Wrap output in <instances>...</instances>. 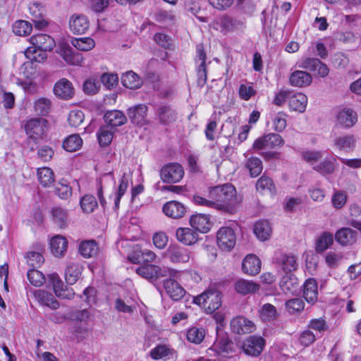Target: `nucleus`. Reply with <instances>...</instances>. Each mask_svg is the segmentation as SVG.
I'll use <instances>...</instances> for the list:
<instances>
[{
  "label": "nucleus",
  "mask_w": 361,
  "mask_h": 361,
  "mask_svg": "<svg viewBox=\"0 0 361 361\" xmlns=\"http://www.w3.org/2000/svg\"><path fill=\"white\" fill-rule=\"evenodd\" d=\"M209 197L215 200L216 210L228 214L236 213L243 202L242 195L228 183L210 188Z\"/></svg>",
  "instance_id": "f257e3e1"
},
{
  "label": "nucleus",
  "mask_w": 361,
  "mask_h": 361,
  "mask_svg": "<svg viewBox=\"0 0 361 361\" xmlns=\"http://www.w3.org/2000/svg\"><path fill=\"white\" fill-rule=\"evenodd\" d=\"M32 46L25 52L26 57L39 63L43 62L47 57V51H51L55 47L54 39L46 34H37L30 39Z\"/></svg>",
  "instance_id": "f03ea898"
},
{
  "label": "nucleus",
  "mask_w": 361,
  "mask_h": 361,
  "mask_svg": "<svg viewBox=\"0 0 361 361\" xmlns=\"http://www.w3.org/2000/svg\"><path fill=\"white\" fill-rule=\"evenodd\" d=\"M194 302L212 313L221 305V293L215 288H209L194 298Z\"/></svg>",
  "instance_id": "7ed1b4c3"
},
{
  "label": "nucleus",
  "mask_w": 361,
  "mask_h": 361,
  "mask_svg": "<svg viewBox=\"0 0 361 361\" xmlns=\"http://www.w3.org/2000/svg\"><path fill=\"white\" fill-rule=\"evenodd\" d=\"M136 273L144 279L152 281L165 276L175 277L178 271L166 267L148 264L137 268Z\"/></svg>",
  "instance_id": "20e7f679"
},
{
  "label": "nucleus",
  "mask_w": 361,
  "mask_h": 361,
  "mask_svg": "<svg viewBox=\"0 0 361 361\" xmlns=\"http://www.w3.org/2000/svg\"><path fill=\"white\" fill-rule=\"evenodd\" d=\"M266 344L265 339L257 335L247 337L242 345L243 353L250 357H257L262 353Z\"/></svg>",
  "instance_id": "39448f33"
},
{
  "label": "nucleus",
  "mask_w": 361,
  "mask_h": 361,
  "mask_svg": "<svg viewBox=\"0 0 361 361\" xmlns=\"http://www.w3.org/2000/svg\"><path fill=\"white\" fill-rule=\"evenodd\" d=\"M184 176L182 166L178 163H171L164 166L160 171V178L164 183H178Z\"/></svg>",
  "instance_id": "423d86ee"
},
{
  "label": "nucleus",
  "mask_w": 361,
  "mask_h": 361,
  "mask_svg": "<svg viewBox=\"0 0 361 361\" xmlns=\"http://www.w3.org/2000/svg\"><path fill=\"white\" fill-rule=\"evenodd\" d=\"M284 140L276 133H268L258 137L253 143L252 148L255 150L275 149L283 145Z\"/></svg>",
  "instance_id": "0eeeda50"
},
{
  "label": "nucleus",
  "mask_w": 361,
  "mask_h": 361,
  "mask_svg": "<svg viewBox=\"0 0 361 361\" xmlns=\"http://www.w3.org/2000/svg\"><path fill=\"white\" fill-rule=\"evenodd\" d=\"M216 241L221 250L230 251L234 247L236 241L233 230L230 227H221L217 231Z\"/></svg>",
  "instance_id": "6e6552de"
},
{
  "label": "nucleus",
  "mask_w": 361,
  "mask_h": 361,
  "mask_svg": "<svg viewBox=\"0 0 361 361\" xmlns=\"http://www.w3.org/2000/svg\"><path fill=\"white\" fill-rule=\"evenodd\" d=\"M53 92L57 98L68 100L73 97L75 90L70 80L66 78H61L54 84Z\"/></svg>",
  "instance_id": "1a4fd4ad"
},
{
  "label": "nucleus",
  "mask_w": 361,
  "mask_h": 361,
  "mask_svg": "<svg viewBox=\"0 0 361 361\" xmlns=\"http://www.w3.org/2000/svg\"><path fill=\"white\" fill-rule=\"evenodd\" d=\"M47 123L44 118L30 119L25 125L26 134L29 137L36 140L45 133Z\"/></svg>",
  "instance_id": "9d476101"
},
{
  "label": "nucleus",
  "mask_w": 361,
  "mask_h": 361,
  "mask_svg": "<svg viewBox=\"0 0 361 361\" xmlns=\"http://www.w3.org/2000/svg\"><path fill=\"white\" fill-rule=\"evenodd\" d=\"M59 54L69 65L81 66L84 58L80 53L74 52L72 48L66 44H62L58 50Z\"/></svg>",
  "instance_id": "9b49d317"
},
{
  "label": "nucleus",
  "mask_w": 361,
  "mask_h": 361,
  "mask_svg": "<svg viewBox=\"0 0 361 361\" xmlns=\"http://www.w3.org/2000/svg\"><path fill=\"white\" fill-rule=\"evenodd\" d=\"M166 257L173 264L187 263L191 255L190 252L184 247L179 246H171L166 252Z\"/></svg>",
  "instance_id": "f8f14e48"
},
{
  "label": "nucleus",
  "mask_w": 361,
  "mask_h": 361,
  "mask_svg": "<svg viewBox=\"0 0 361 361\" xmlns=\"http://www.w3.org/2000/svg\"><path fill=\"white\" fill-rule=\"evenodd\" d=\"M231 328L234 333L238 334H250L256 329L252 321L242 316L236 317L231 320Z\"/></svg>",
  "instance_id": "ddd939ff"
},
{
  "label": "nucleus",
  "mask_w": 361,
  "mask_h": 361,
  "mask_svg": "<svg viewBox=\"0 0 361 361\" xmlns=\"http://www.w3.org/2000/svg\"><path fill=\"white\" fill-rule=\"evenodd\" d=\"M49 283L52 285L55 294L61 298L71 299L73 297L74 293L71 288L66 287L63 288V283L56 273L48 276Z\"/></svg>",
  "instance_id": "4468645a"
},
{
  "label": "nucleus",
  "mask_w": 361,
  "mask_h": 361,
  "mask_svg": "<svg viewBox=\"0 0 361 361\" xmlns=\"http://www.w3.org/2000/svg\"><path fill=\"white\" fill-rule=\"evenodd\" d=\"M30 13L35 28L43 30L48 25V20L44 18V9L39 3H33L29 6Z\"/></svg>",
  "instance_id": "2eb2a0df"
},
{
  "label": "nucleus",
  "mask_w": 361,
  "mask_h": 361,
  "mask_svg": "<svg viewBox=\"0 0 361 361\" xmlns=\"http://www.w3.org/2000/svg\"><path fill=\"white\" fill-rule=\"evenodd\" d=\"M276 260L278 265L287 274L296 271L299 267L298 259L293 254H280Z\"/></svg>",
  "instance_id": "dca6fc26"
},
{
  "label": "nucleus",
  "mask_w": 361,
  "mask_h": 361,
  "mask_svg": "<svg viewBox=\"0 0 361 361\" xmlns=\"http://www.w3.org/2000/svg\"><path fill=\"white\" fill-rule=\"evenodd\" d=\"M71 30L77 35L84 34L90 27V21L87 17L80 14L73 15L69 20Z\"/></svg>",
  "instance_id": "f3484780"
},
{
  "label": "nucleus",
  "mask_w": 361,
  "mask_h": 361,
  "mask_svg": "<svg viewBox=\"0 0 361 361\" xmlns=\"http://www.w3.org/2000/svg\"><path fill=\"white\" fill-rule=\"evenodd\" d=\"M162 211L167 216L178 219L182 218L185 212V206L177 201H169L164 204Z\"/></svg>",
  "instance_id": "a211bd4d"
},
{
  "label": "nucleus",
  "mask_w": 361,
  "mask_h": 361,
  "mask_svg": "<svg viewBox=\"0 0 361 361\" xmlns=\"http://www.w3.org/2000/svg\"><path fill=\"white\" fill-rule=\"evenodd\" d=\"M156 118L161 124H169L176 119V113L169 106L159 105L155 109Z\"/></svg>",
  "instance_id": "6ab92c4d"
},
{
  "label": "nucleus",
  "mask_w": 361,
  "mask_h": 361,
  "mask_svg": "<svg viewBox=\"0 0 361 361\" xmlns=\"http://www.w3.org/2000/svg\"><path fill=\"white\" fill-rule=\"evenodd\" d=\"M337 166L336 159L332 156H329L324 161L314 165L313 169L322 176H326L334 173Z\"/></svg>",
  "instance_id": "aec40b11"
},
{
  "label": "nucleus",
  "mask_w": 361,
  "mask_h": 361,
  "mask_svg": "<svg viewBox=\"0 0 361 361\" xmlns=\"http://www.w3.org/2000/svg\"><path fill=\"white\" fill-rule=\"evenodd\" d=\"M260 269V259L255 255H247L242 262V269L246 274L256 275Z\"/></svg>",
  "instance_id": "412c9836"
},
{
  "label": "nucleus",
  "mask_w": 361,
  "mask_h": 361,
  "mask_svg": "<svg viewBox=\"0 0 361 361\" xmlns=\"http://www.w3.org/2000/svg\"><path fill=\"white\" fill-rule=\"evenodd\" d=\"M336 120L339 125L344 128H350L357 121V114L350 109H343L336 116Z\"/></svg>",
  "instance_id": "4be33fe9"
},
{
  "label": "nucleus",
  "mask_w": 361,
  "mask_h": 361,
  "mask_svg": "<svg viewBox=\"0 0 361 361\" xmlns=\"http://www.w3.org/2000/svg\"><path fill=\"white\" fill-rule=\"evenodd\" d=\"M303 297L310 304H314L318 298L317 283L314 279H309L303 284Z\"/></svg>",
  "instance_id": "5701e85b"
},
{
  "label": "nucleus",
  "mask_w": 361,
  "mask_h": 361,
  "mask_svg": "<svg viewBox=\"0 0 361 361\" xmlns=\"http://www.w3.org/2000/svg\"><path fill=\"white\" fill-rule=\"evenodd\" d=\"M190 226L201 233H207L210 230L211 222L208 215L197 214L192 215L190 219Z\"/></svg>",
  "instance_id": "b1692460"
},
{
  "label": "nucleus",
  "mask_w": 361,
  "mask_h": 361,
  "mask_svg": "<svg viewBox=\"0 0 361 361\" xmlns=\"http://www.w3.org/2000/svg\"><path fill=\"white\" fill-rule=\"evenodd\" d=\"M164 287L166 293L173 300H178L185 295L183 288L175 280L168 279L164 281Z\"/></svg>",
  "instance_id": "393cba45"
},
{
  "label": "nucleus",
  "mask_w": 361,
  "mask_h": 361,
  "mask_svg": "<svg viewBox=\"0 0 361 361\" xmlns=\"http://www.w3.org/2000/svg\"><path fill=\"white\" fill-rule=\"evenodd\" d=\"M221 32H235L245 27V22L228 16H224L219 20Z\"/></svg>",
  "instance_id": "a878e982"
},
{
  "label": "nucleus",
  "mask_w": 361,
  "mask_h": 361,
  "mask_svg": "<svg viewBox=\"0 0 361 361\" xmlns=\"http://www.w3.org/2000/svg\"><path fill=\"white\" fill-rule=\"evenodd\" d=\"M177 240L185 245L195 244L198 240V234L190 228H178L176 230Z\"/></svg>",
  "instance_id": "bb28decb"
},
{
  "label": "nucleus",
  "mask_w": 361,
  "mask_h": 361,
  "mask_svg": "<svg viewBox=\"0 0 361 361\" xmlns=\"http://www.w3.org/2000/svg\"><path fill=\"white\" fill-rule=\"evenodd\" d=\"M312 80L311 75L304 71H295L291 73L289 78L290 85L298 87L309 86Z\"/></svg>",
  "instance_id": "cd10ccee"
},
{
  "label": "nucleus",
  "mask_w": 361,
  "mask_h": 361,
  "mask_svg": "<svg viewBox=\"0 0 361 361\" xmlns=\"http://www.w3.org/2000/svg\"><path fill=\"white\" fill-rule=\"evenodd\" d=\"M302 67L316 72L321 77H325L329 74L328 67L317 59H305L302 62Z\"/></svg>",
  "instance_id": "c85d7f7f"
},
{
  "label": "nucleus",
  "mask_w": 361,
  "mask_h": 361,
  "mask_svg": "<svg viewBox=\"0 0 361 361\" xmlns=\"http://www.w3.org/2000/svg\"><path fill=\"white\" fill-rule=\"evenodd\" d=\"M147 113V106L145 104H138L128 109V116L131 122L137 125L145 123Z\"/></svg>",
  "instance_id": "c756f323"
},
{
  "label": "nucleus",
  "mask_w": 361,
  "mask_h": 361,
  "mask_svg": "<svg viewBox=\"0 0 361 361\" xmlns=\"http://www.w3.org/2000/svg\"><path fill=\"white\" fill-rule=\"evenodd\" d=\"M150 356L153 360H169L176 357V352L169 345H158L151 350Z\"/></svg>",
  "instance_id": "7c9ffc66"
},
{
  "label": "nucleus",
  "mask_w": 361,
  "mask_h": 361,
  "mask_svg": "<svg viewBox=\"0 0 361 361\" xmlns=\"http://www.w3.org/2000/svg\"><path fill=\"white\" fill-rule=\"evenodd\" d=\"M279 286L283 293L294 294L298 288L299 282L293 274H286L281 278Z\"/></svg>",
  "instance_id": "2f4dec72"
},
{
  "label": "nucleus",
  "mask_w": 361,
  "mask_h": 361,
  "mask_svg": "<svg viewBox=\"0 0 361 361\" xmlns=\"http://www.w3.org/2000/svg\"><path fill=\"white\" fill-rule=\"evenodd\" d=\"M234 288L238 293L245 295L258 291L259 286L252 281L241 279L235 283Z\"/></svg>",
  "instance_id": "473e14b6"
},
{
  "label": "nucleus",
  "mask_w": 361,
  "mask_h": 361,
  "mask_svg": "<svg viewBox=\"0 0 361 361\" xmlns=\"http://www.w3.org/2000/svg\"><path fill=\"white\" fill-rule=\"evenodd\" d=\"M307 97L301 92L291 94L289 99V107L291 110L302 113L305 111Z\"/></svg>",
  "instance_id": "72a5a7b5"
},
{
  "label": "nucleus",
  "mask_w": 361,
  "mask_h": 361,
  "mask_svg": "<svg viewBox=\"0 0 361 361\" xmlns=\"http://www.w3.org/2000/svg\"><path fill=\"white\" fill-rule=\"evenodd\" d=\"M68 241L62 235H56L50 240V247L52 254L56 257L63 256L67 250Z\"/></svg>",
  "instance_id": "f704fd0d"
},
{
  "label": "nucleus",
  "mask_w": 361,
  "mask_h": 361,
  "mask_svg": "<svg viewBox=\"0 0 361 361\" xmlns=\"http://www.w3.org/2000/svg\"><path fill=\"white\" fill-rule=\"evenodd\" d=\"M104 121L107 124L106 126L110 128L117 127L123 125L127 119L123 112L118 110H113L107 111L104 115Z\"/></svg>",
  "instance_id": "c9c22d12"
},
{
  "label": "nucleus",
  "mask_w": 361,
  "mask_h": 361,
  "mask_svg": "<svg viewBox=\"0 0 361 361\" xmlns=\"http://www.w3.org/2000/svg\"><path fill=\"white\" fill-rule=\"evenodd\" d=\"M335 238L343 245H352L357 240V233L351 228H344L336 232Z\"/></svg>",
  "instance_id": "e433bc0d"
},
{
  "label": "nucleus",
  "mask_w": 361,
  "mask_h": 361,
  "mask_svg": "<svg viewBox=\"0 0 361 361\" xmlns=\"http://www.w3.org/2000/svg\"><path fill=\"white\" fill-rule=\"evenodd\" d=\"M35 297L37 301L45 306H47L53 310H56L59 307V304L54 296L44 290H38L35 292Z\"/></svg>",
  "instance_id": "4c0bfd02"
},
{
  "label": "nucleus",
  "mask_w": 361,
  "mask_h": 361,
  "mask_svg": "<svg viewBox=\"0 0 361 361\" xmlns=\"http://www.w3.org/2000/svg\"><path fill=\"white\" fill-rule=\"evenodd\" d=\"M272 229L267 221H257L254 226V233L262 241L267 240L271 236Z\"/></svg>",
  "instance_id": "58836bf2"
},
{
  "label": "nucleus",
  "mask_w": 361,
  "mask_h": 361,
  "mask_svg": "<svg viewBox=\"0 0 361 361\" xmlns=\"http://www.w3.org/2000/svg\"><path fill=\"white\" fill-rule=\"evenodd\" d=\"M121 82L123 86L129 89H137L142 84L141 78L133 71H128L123 74L121 77Z\"/></svg>",
  "instance_id": "ea45409f"
},
{
  "label": "nucleus",
  "mask_w": 361,
  "mask_h": 361,
  "mask_svg": "<svg viewBox=\"0 0 361 361\" xmlns=\"http://www.w3.org/2000/svg\"><path fill=\"white\" fill-rule=\"evenodd\" d=\"M245 167L248 170L251 177H257L262 171V161L258 157H251L246 159Z\"/></svg>",
  "instance_id": "a19ab883"
},
{
  "label": "nucleus",
  "mask_w": 361,
  "mask_h": 361,
  "mask_svg": "<svg viewBox=\"0 0 361 361\" xmlns=\"http://www.w3.org/2000/svg\"><path fill=\"white\" fill-rule=\"evenodd\" d=\"M334 146L339 150L350 152L355 145V139L353 135H345L336 137L334 141Z\"/></svg>",
  "instance_id": "79ce46f5"
},
{
  "label": "nucleus",
  "mask_w": 361,
  "mask_h": 361,
  "mask_svg": "<svg viewBox=\"0 0 361 361\" xmlns=\"http://www.w3.org/2000/svg\"><path fill=\"white\" fill-rule=\"evenodd\" d=\"M79 252L85 258L95 256L98 252V246L94 240L82 241L79 246Z\"/></svg>",
  "instance_id": "37998d69"
},
{
  "label": "nucleus",
  "mask_w": 361,
  "mask_h": 361,
  "mask_svg": "<svg viewBox=\"0 0 361 361\" xmlns=\"http://www.w3.org/2000/svg\"><path fill=\"white\" fill-rule=\"evenodd\" d=\"M82 267L78 263L69 264L66 271V282L71 285L74 284L80 278Z\"/></svg>",
  "instance_id": "c03bdc74"
},
{
  "label": "nucleus",
  "mask_w": 361,
  "mask_h": 361,
  "mask_svg": "<svg viewBox=\"0 0 361 361\" xmlns=\"http://www.w3.org/2000/svg\"><path fill=\"white\" fill-rule=\"evenodd\" d=\"M37 174L39 183L44 187H49L54 182V172L48 167L38 169Z\"/></svg>",
  "instance_id": "a18cd8bd"
},
{
  "label": "nucleus",
  "mask_w": 361,
  "mask_h": 361,
  "mask_svg": "<svg viewBox=\"0 0 361 361\" xmlns=\"http://www.w3.org/2000/svg\"><path fill=\"white\" fill-rule=\"evenodd\" d=\"M334 243V236L329 232H324L316 241L315 250L317 252H322L328 249Z\"/></svg>",
  "instance_id": "49530a36"
},
{
  "label": "nucleus",
  "mask_w": 361,
  "mask_h": 361,
  "mask_svg": "<svg viewBox=\"0 0 361 361\" xmlns=\"http://www.w3.org/2000/svg\"><path fill=\"white\" fill-rule=\"evenodd\" d=\"M71 44L82 51H88L95 46L94 40L91 37L73 38Z\"/></svg>",
  "instance_id": "de8ad7c7"
},
{
  "label": "nucleus",
  "mask_w": 361,
  "mask_h": 361,
  "mask_svg": "<svg viewBox=\"0 0 361 361\" xmlns=\"http://www.w3.org/2000/svg\"><path fill=\"white\" fill-rule=\"evenodd\" d=\"M82 145V140L77 135L73 134L66 138L63 142V147L68 152H75L79 149Z\"/></svg>",
  "instance_id": "09e8293b"
},
{
  "label": "nucleus",
  "mask_w": 361,
  "mask_h": 361,
  "mask_svg": "<svg viewBox=\"0 0 361 361\" xmlns=\"http://www.w3.org/2000/svg\"><path fill=\"white\" fill-rule=\"evenodd\" d=\"M205 330L202 327L193 326L188 329L187 332V339L189 342L200 344L205 337Z\"/></svg>",
  "instance_id": "8fccbe9b"
},
{
  "label": "nucleus",
  "mask_w": 361,
  "mask_h": 361,
  "mask_svg": "<svg viewBox=\"0 0 361 361\" xmlns=\"http://www.w3.org/2000/svg\"><path fill=\"white\" fill-rule=\"evenodd\" d=\"M51 108V102L46 97H41L37 99L34 104V109L37 114L41 116L47 115Z\"/></svg>",
  "instance_id": "3c124183"
},
{
  "label": "nucleus",
  "mask_w": 361,
  "mask_h": 361,
  "mask_svg": "<svg viewBox=\"0 0 361 361\" xmlns=\"http://www.w3.org/2000/svg\"><path fill=\"white\" fill-rule=\"evenodd\" d=\"M97 135L99 145L101 146H107L112 141L114 132L111 128L104 126L99 128Z\"/></svg>",
  "instance_id": "603ef678"
},
{
  "label": "nucleus",
  "mask_w": 361,
  "mask_h": 361,
  "mask_svg": "<svg viewBox=\"0 0 361 361\" xmlns=\"http://www.w3.org/2000/svg\"><path fill=\"white\" fill-rule=\"evenodd\" d=\"M32 25L26 20H17L13 25V31L16 35L27 36L31 33Z\"/></svg>",
  "instance_id": "864d4df0"
},
{
  "label": "nucleus",
  "mask_w": 361,
  "mask_h": 361,
  "mask_svg": "<svg viewBox=\"0 0 361 361\" xmlns=\"http://www.w3.org/2000/svg\"><path fill=\"white\" fill-rule=\"evenodd\" d=\"M288 115L283 111L275 114L272 118L274 129L277 132H282L287 126Z\"/></svg>",
  "instance_id": "5fc2aeb1"
},
{
  "label": "nucleus",
  "mask_w": 361,
  "mask_h": 361,
  "mask_svg": "<svg viewBox=\"0 0 361 361\" xmlns=\"http://www.w3.org/2000/svg\"><path fill=\"white\" fill-rule=\"evenodd\" d=\"M97 202L93 195H86L80 200V206L85 213H92L97 207Z\"/></svg>",
  "instance_id": "6e6d98bb"
},
{
  "label": "nucleus",
  "mask_w": 361,
  "mask_h": 361,
  "mask_svg": "<svg viewBox=\"0 0 361 361\" xmlns=\"http://www.w3.org/2000/svg\"><path fill=\"white\" fill-rule=\"evenodd\" d=\"M274 188L272 180L266 176H262L256 183L257 190L262 193L271 192Z\"/></svg>",
  "instance_id": "4d7b16f0"
},
{
  "label": "nucleus",
  "mask_w": 361,
  "mask_h": 361,
  "mask_svg": "<svg viewBox=\"0 0 361 361\" xmlns=\"http://www.w3.org/2000/svg\"><path fill=\"white\" fill-rule=\"evenodd\" d=\"M230 345L231 343L228 341V338L224 337L221 339H217L208 350L214 351L216 354L220 355L221 353H228Z\"/></svg>",
  "instance_id": "13d9d810"
},
{
  "label": "nucleus",
  "mask_w": 361,
  "mask_h": 361,
  "mask_svg": "<svg viewBox=\"0 0 361 361\" xmlns=\"http://www.w3.org/2000/svg\"><path fill=\"white\" fill-rule=\"evenodd\" d=\"M27 276L30 283L37 287L42 286L45 281L44 275L35 269L28 270Z\"/></svg>",
  "instance_id": "bf43d9fd"
},
{
  "label": "nucleus",
  "mask_w": 361,
  "mask_h": 361,
  "mask_svg": "<svg viewBox=\"0 0 361 361\" xmlns=\"http://www.w3.org/2000/svg\"><path fill=\"white\" fill-rule=\"evenodd\" d=\"M52 216L54 222L60 227L63 228L66 225L68 215L67 212L61 207H56L52 210Z\"/></svg>",
  "instance_id": "052dcab7"
},
{
  "label": "nucleus",
  "mask_w": 361,
  "mask_h": 361,
  "mask_svg": "<svg viewBox=\"0 0 361 361\" xmlns=\"http://www.w3.org/2000/svg\"><path fill=\"white\" fill-rule=\"evenodd\" d=\"M128 178L126 176V174H124L120 180L118 191L116 192V197L114 199L116 209L118 208L120 200L128 188Z\"/></svg>",
  "instance_id": "680f3d73"
},
{
  "label": "nucleus",
  "mask_w": 361,
  "mask_h": 361,
  "mask_svg": "<svg viewBox=\"0 0 361 361\" xmlns=\"http://www.w3.org/2000/svg\"><path fill=\"white\" fill-rule=\"evenodd\" d=\"M27 263L33 269L40 267L44 262L43 256L38 252H28L26 255Z\"/></svg>",
  "instance_id": "e2e57ef3"
},
{
  "label": "nucleus",
  "mask_w": 361,
  "mask_h": 361,
  "mask_svg": "<svg viewBox=\"0 0 361 361\" xmlns=\"http://www.w3.org/2000/svg\"><path fill=\"white\" fill-rule=\"evenodd\" d=\"M276 315V310L275 307L269 303L264 305L260 310V318L264 322L274 319Z\"/></svg>",
  "instance_id": "0e129e2a"
},
{
  "label": "nucleus",
  "mask_w": 361,
  "mask_h": 361,
  "mask_svg": "<svg viewBox=\"0 0 361 361\" xmlns=\"http://www.w3.org/2000/svg\"><path fill=\"white\" fill-rule=\"evenodd\" d=\"M317 334H314L309 329L303 331L299 337V342L301 345L306 348L311 345L316 341Z\"/></svg>",
  "instance_id": "69168bd1"
},
{
  "label": "nucleus",
  "mask_w": 361,
  "mask_h": 361,
  "mask_svg": "<svg viewBox=\"0 0 361 361\" xmlns=\"http://www.w3.org/2000/svg\"><path fill=\"white\" fill-rule=\"evenodd\" d=\"M343 259V255L341 252L330 251L325 255V262L328 267L331 268L337 267Z\"/></svg>",
  "instance_id": "338daca9"
},
{
  "label": "nucleus",
  "mask_w": 361,
  "mask_h": 361,
  "mask_svg": "<svg viewBox=\"0 0 361 361\" xmlns=\"http://www.w3.org/2000/svg\"><path fill=\"white\" fill-rule=\"evenodd\" d=\"M304 307L305 303L301 298L290 299L286 302V307L291 314L301 312Z\"/></svg>",
  "instance_id": "774afa93"
}]
</instances>
